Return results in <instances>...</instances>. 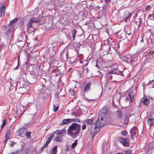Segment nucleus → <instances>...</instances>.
Listing matches in <instances>:
<instances>
[{
	"label": "nucleus",
	"mask_w": 154,
	"mask_h": 154,
	"mask_svg": "<svg viewBox=\"0 0 154 154\" xmlns=\"http://www.w3.org/2000/svg\"><path fill=\"white\" fill-rule=\"evenodd\" d=\"M128 96L130 98L131 102H132L133 100L134 94L132 93H128Z\"/></svg>",
	"instance_id": "nucleus-19"
},
{
	"label": "nucleus",
	"mask_w": 154,
	"mask_h": 154,
	"mask_svg": "<svg viewBox=\"0 0 154 154\" xmlns=\"http://www.w3.org/2000/svg\"><path fill=\"white\" fill-rule=\"evenodd\" d=\"M19 67V61H18V64L17 66L15 67V69H18Z\"/></svg>",
	"instance_id": "nucleus-41"
},
{
	"label": "nucleus",
	"mask_w": 154,
	"mask_h": 154,
	"mask_svg": "<svg viewBox=\"0 0 154 154\" xmlns=\"http://www.w3.org/2000/svg\"><path fill=\"white\" fill-rule=\"evenodd\" d=\"M31 23H39V20L36 18L35 17L32 18L29 21Z\"/></svg>",
	"instance_id": "nucleus-15"
},
{
	"label": "nucleus",
	"mask_w": 154,
	"mask_h": 154,
	"mask_svg": "<svg viewBox=\"0 0 154 154\" xmlns=\"http://www.w3.org/2000/svg\"><path fill=\"white\" fill-rule=\"evenodd\" d=\"M11 154H18L17 152H12Z\"/></svg>",
	"instance_id": "nucleus-42"
},
{
	"label": "nucleus",
	"mask_w": 154,
	"mask_h": 154,
	"mask_svg": "<svg viewBox=\"0 0 154 154\" xmlns=\"http://www.w3.org/2000/svg\"><path fill=\"white\" fill-rule=\"evenodd\" d=\"M19 132L20 136L23 137L25 135H26L27 137L28 138H29V136L30 135L31 133L30 132L27 131L24 128H21L20 129Z\"/></svg>",
	"instance_id": "nucleus-2"
},
{
	"label": "nucleus",
	"mask_w": 154,
	"mask_h": 154,
	"mask_svg": "<svg viewBox=\"0 0 154 154\" xmlns=\"http://www.w3.org/2000/svg\"><path fill=\"white\" fill-rule=\"evenodd\" d=\"M29 89V86L24 85L23 87H21L19 88L17 90V92L19 93L24 94L26 93Z\"/></svg>",
	"instance_id": "nucleus-3"
},
{
	"label": "nucleus",
	"mask_w": 154,
	"mask_h": 154,
	"mask_svg": "<svg viewBox=\"0 0 154 154\" xmlns=\"http://www.w3.org/2000/svg\"><path fill=\"white\" fill-rule=\"evenodd\" d=\"M117 116L119 118H121L122 116V113L120 111H118L117 112Z\"/></svg>",
	"instance_id": "nucleus-31"
},
{
	"label": "nucleus",
	"mask_w": 154,
	"mask_h": 154,
	"mask_svg": "<svg viewBox=\"0 0 154 154\" xmlns=\"http://www.w3.org/2000/svg\"><path fill=\"white\" fill-rule=\"evenodd\" d=\"M88 63H87L85 65V66H86L88 65Z\"/></svg>",
	"instance_id": "nucleus-46"
},
{
	"label": "nucleus",
	"mask_w": 154,
	"mask_h": 154,
	"mask_svg": "<svg viewBox=\"0 0 154 154\" xmlns=\"http://www.w3.org/2000/svg\"><path fill=\"white\" fill-rule=\"evenodd\" d=\"M26 110V108L24 107L22 105H20L17 108V112L18 113L20 112L21 114L23 113Z\"/></svg>",
	"instance_id": "nucleus-11"
},
{
	"label": "nucleus",
	"mask_w": 154,
	"mask_h": 154,
	"mask_svg": "<svg viewBox=\"0 0 154 154\" xmlns=\"http://www.w3.org/2000/svg\"><path fill=\"white\" fill-rule=\"evenodd\" d=\"M125 15L126 19L131 15V14L128 11H126L125 13Z\"/></svg>",
	"instance_id": "nucleus-22"
},
{
	"label": "nucleus",
	"mask_w": 154,
	"mask_h": 154,
	"mask_svg": "<svg viewBox=\"0 0 154 154\" xmlns=\"http://www.w3.org/2000/svg\"><path fill=\"white\" fill-rule=\"evenodd\" d=\"M106 2H107L109 0H104Z\"/></svg>",
	"instance_id": "nucleus-44"
},
{
	"label": "nucleus",
	"mask_w": 154,
	"mask_h": 154,
	"mask_svg": "<svg viewBox=\"0 0 154 154\" xmlns=\"http://www.w3.org/2000/svg\"><path fill=\"white\" fill-rule=\"evenodd\" d=\"M6 142H6V140H5L4 141V142H5V143H6Z\"/></svg>",
	"instance_id": "nucleus-50"
},
{
	"label": "nucleus",
	"mask_w": 154,
	"mask_h": 154,
	"mask_svg": "<svg viewBox=\"0 0 154 154\" xmlns=\"http://www.w3.org/2000/svg\"><path fill=\"white\" fill-rule=\"evenodd\" d=\"M48 143H47V142H46V143L44 144V146L42 147V148L44 149L46 148L48 146Z\"/></svg>",
	"instance_id": "nucleus-35"
},
{
	"label": "nucleus",
	"mask_w": 154,
	"mask_h": 154,
	"mask_svg": "<svg viewBox=\"0 0 154 154\" xmlns=\"http://www.w3.org/2000/svg\"><path fill=\"white\" fill-rule=\"evenodd\" d=\"M133 61V59H132L131 60H130V62H131L132 61Z\"/></svg>",
	"instance_id": "nucleus-48"
},
{
	"label": "nucleus",
	"mask_w": 154,
	"mask_h": 154,
	"mask_svg": "<svg viewBox=\"0 0 154 154\" xmlns=\"http://www.w3.org/2000/svg\"><path fill=\"white\" fill-rule=\"evenodd\" d=\"M72 69L71 68H70L68 70V72H69Z\"/></svg>",
	"instance_id": "nucleus-45"
},
{
	"label": "nucleus",
	"mask_w": 154,
	"mask_h": 154,
	"mask_svg": "<svg viewBox=\"0 0 154 154\" xmlns=\"http://www.w3.org/2000/svg\"><path fill=\"white\" fill-rule=\"evenodd\" d=\"M76 31V30L75 29H74L73 30L72 32V36L73 39H74L75 38V35Z\"/></svg>",
	"instance_id": "nucleus-28"
},
{
	"label": "nucleus",
	"mask_w": 154,
	"mask_h": 154,
	"mask_svg": "<svg viewBox=\"0 0 154 154\" xmlns=\"http://www.w3.org/2000/svg\"><path fill=\"white\" fill-rule=\"evenodd\" d=\"M119 141L120 143L124 146H128L129 145V142L128 139L123 138H119Z\"/></svg>",
	"instance_id": "nucleus-6"
},
{
	"label": "nucleus",
	"mask_w": 154,
	"mask_h": 154,
	"mask_svg": "<svg viewBox=\"0 0 154 154\" xmlns=\"http://www.w3.org/2000/svg\"><path fill=\"white\" fill-rule=\"evenodd\" d=\"M62 137L61 135H57L55 137L54 140L58 142H61L63 140Z\"/></svg>",
	"instance_id": "nucleus-12"
},
{
	"label": "nucleus",
	"mask_w": 154,
	"mask_h": 154,
	"mask_svg": "<svg viewBox=\"0 0 154 154\" xmlns=\"http://www.w3.org/2000/svg\"><path fill=\"white\" fill-rule=\"evenodd\" d=\"M93 122L92 120L91 119H89L88 121V124L91 125Z\"/></svg>",
	"instance_id": "nucleus-33"
},
{
	"label": "nucleus",
	"mask_w": 154,
	"mask_h": 154,
	"mask_svg": "<svg viewBox=\"0 0 154 154\" xmlns=\"http://www.w3.org/2000/svg\"><path fill=\"white\" fill-rule=\"evenodd\" d=\"M21 132L22 133H23V132Z\"/></svg>",
	"instance_id": "nucleus-51"
},
{
	"label": "nucleus",
	"mask_w": 154,
	"mask_h": 154,
	"mask_svg": "<svg viewBox=\"0 0 154 154\" xmlns=\"http://www.w3.org/2000/svg\"><path fill=\"white\" fill-rule=\"evenodd\" d=\"M122 134L124 135H126L127 134V131H123L122 132Z\"/></svg>",
	"instance_id": "nucleus-34"
},
{
	"label": "nucleus",
	"mask_w": 154,
	"mask_h": 154,
	"mask_svg": "<svg viewBox=\"0 0 154 154\" xmlns=\"http://www.w3.org/2000/svg\"><path fill=\"white\" fill-rule=\"evenodd\" d=\"M13 30V28L12 27H10L8 29V30L9 32L12 31Z\"/></svg>",
	"instance_id": "nucleus-36"
},
{
	"label": "nucleus",
	"mask_w": 154,
	"mask_h": 154,
	"mask_svg": "<svg viewBox=\"0 0 154 154\" xmlns=\"http://www.w3.org/2000/svg\"><path fill=\"white\" fill-rule=\"evenodd\" d=\"M10 134L11 131H9L6 134L5 136V140L6 142H7L8 140L9 137L10 136Z\"/></svg>",
	"instance_id": "nucleus-18"
},
{
	"label": "nucleus",
	"mask_w": 154,
	"mask_h": 154,
	"mask_svg": "<svg viewBox=\"0 0 154 154\" xmlns=\"http://www.w3.org/2000/svg\"><path fill=\"white\" fill-rule=\"evenodd\" d=\"M13 145V144L12 143L11 144V145Z\"/></svg>",
	"instance_id": "nucleus-52"
},
{
	"label": "nucleus",
	"mask_w": 154,
	"mask_h": 154,
	"mask_svg": "<svg viewBox=\"0 0 154 154\" xmlns=\"http://www.w3.org/2000/svg\"><path fill=\"white\" fill-rule=\"evenodd\" d=\"M28 64V63L27 62H26L25 63V64L27 66Z\"/></svg>",
	"instance_id": "nucleus-43"
},
{
	"label": "nucleus",
	"mask_w": 154,
	"mask_h": 154,
	"mask_svg": "<svg viewBox=\"0 0 154 154\" xmlns=\"http://www.w3.org/2000/svg\"><path fill=\"white\" fill-rule=\"evenodd\" d=\"M56 97L57 98H58L59 97V94L58 93H56Z\"/></svg>",
	"instance_id": "nucleus-40"
},
{
	"label": "nucleus",
	"mask_w": 154,
	"mask_h": 154,
	"mask_svg": "<svg viewBox=\"0 0 154 154\" xmlns=\"http://www.w3.org/2000/svg\"><path fill=\"white\" fill-rule=\"evenodd\" d=\"M86 128V126L84 124L82 126V129L83 130Z\"/></svg>",
	"instance_id": "nucleus-38"
},
{
	"label": "nucleus",
	"mask_w": 154,
	"mask_h": 154,
	"mask_svg": "<svg viewBox=\"0 0 154 154\" xmlns=\"http://www.w3.org/2000/svg\"><path fill=\"white\" fill-rule=\"evenodd\" d=\"M3 28H4V29H5V28H6V26H3Z\"/></svg>",
	"instance_id": "nucleus-47"
},
{
	"label": "nucleus",
	"mask_w": 154,
	"mask_h": 154,
	"mask_svg": "<svg viewBox=\"0 0 154 154\" xmlns=\"http://www.w3.org/2000/svg\"><path fill=\"white\" fill-rule=\"evenodd\" d=\"M59 109V107L58 106H54L53 107V110L54 112H56Z\"/></svg>",
	"instance_id": "nucleus-32"
},
{
	"label": "nucleus",
	"mask_w": 154,
	"mask_h": 154,
	"mask_svg": "<svg viewBox=\"0 0 154 154\" xmlns=\"http://www.w3.org/2000/svg\"><path fill=\"white\" fill-rule=\"evenodd\" d=\"M130 133L132 136H137L138 135V131L135 127H134L130 131Z\"/></svg>",
	"instance_id": "nucleus-10"
},
{
	"label": "nucleus",
	"mask_w": 154,
	"mask_h": 154,
	"mask_svg": "<svg viewBox=\"0 0 154 154\" xmlns=\"http://www.w3.org/2000/svg\"><path fill=\"white\" fill-rule=\"evenodd\" d=\"M110 73L112 74H119L121 73V72L117 69L116 68L114 69H112L110 72Z\"/></svg>",
	"instance_id": "nucleus-16"
},
{
	"label": "nucleus",
	"mask_w": 154,
	"mask_h": 154,
	"mask_svg": "<svg viewBox=\"0 0 154 154\" xmlns=\"http://www.w3.org/2000/svg\"><path fill=\"white\" fill-rule=\"evenodd\" d=\"M82 62H83L82 61H81V60L80 61V63H82Z\"/></svg>",
	"instance_id": "nucleus-49"
},
{
	"label": "nucleus",
	"mask_w": 154,
	"mask_h": 154,
	"mask_svg": "<svg viewBox=\"0 0 154 154\" xmlns=\"http://www.w3.org/2000/svg\"><path fill=\"white\" fill-rule=\"evenodd\" d=\"M154 122V119L152 118L149 119L147 120V123L150 126Z\"/></svg>",
	"instance_id": "nucleus-17"
},
{
	"label": "nucleus",
	"mask_w": 154,
	"mask_h": 154,
	"mask_svg": "<svg viewBox=\"0 0 154 154\" xmlns=\"http://www.w3.org/2000/svg\"><path fill=\"white\" fill-rule=\"evenodd\" d=\"M91 84L90 83H88L86 84L84 88V91L85 92L87 91H88L90 89V87H91Z\"/></svg>",
	"instance_id": "nucleus-13"
},
{
	"label": "nucleus",
	"mask_w": 154,
	"mask_h": 154,
	"mask_svg": "<svg viewBox=\"0 0 154 154\" xmlns=\"http://www.w3.org/2000/svg\"><path fill=\"white\" fill-rule=\"evenodd\" d=\"M78 140H76L75 142L73 143L71 145V147L72 148H74L77 144Z\"/></svg>",
	"instance_id": "nucleus-24"
},
{
	"label": "nucleus",
	"mask_w": 154,
	"mask_h": 154,
	"mask_svg": "<svg viewBox=\"0 0 154 154\" xmlns=\"http://www.w3.org/2000/svg\"><path fill=\"white\" fill-rule=\"evenodd\" d=\"M142 99H143L142 103L143 104L145 105H147L149 104V100L146 97L143 98Z\"/></svg>",
	"instance_id": "nucleus-14"
},
{
	"label": "nucleus",
	"mask_w": 154,
	"mask_h": 154,
	"mask_svg": "<svg viewBox=\"0 0 154 154\" xmlns=\"http://www.w3.org/2000/svg\"><path fill=\"white\" fill-rule=\"evenodd\" d=\"M32 27V23H31L30 21H29L28 24L27 29Z\"/></svg>",
	"instance_id": "nucleus-30"
},
{
	"label": "nucleus",
	"mask_w": 154,
	"mask_h": 154,
	"mask_svg": "<svg viewBox=\"0 0 154 154\" xmlns=\"http://www.w3.org/2000/svg\"><path fill=\"white\" fill-rule=\"evenodd\" d=\"M6 3L4 2L2 7L0 9V17L3 16L5 13V9Z\"/></svg>",
	"instance_id": "nucleus-8"
},
{
	"label": "nucleus",
	"mask_w": 154,
	"mask_h": 154,
	"mask_svg": "<svg viewBox=\"0 0 154 154\" xmlns=\"http://www.w3.org/2000/svg\"><path fill=\"white\" fill-rule=\"evenodd\" d=\"M27 30L30 33H31L32 32L34 31V29L32 26L28 29H27Z\"/></svg>",
	"instance_id": "nucleus-26"
},
{
	"label": "nucleus",
	"mask_w": 154,
	"mask_h": 154,
	"mask_svg": "<svg viewBox=\"0 0 154 154\" xmlns=\"http://www.w3.org/2000/svg\"><path fill=\"white\" fill-rule=\"evenodd\" d=\"M79 133V131H78V130H74L70 129H68L67 130L68 135L73 138L76 137L77 134H78Z\"/></svg>",
	"instance_id": "nucleus-4"
},
{
	"label": "nucleus",
	"mask_w": 154,
	"mask_h": 154,
	"mask_svg": "<svg viewBox=\"0 0 154 154\" xmlns=\"http://www.w3.org/2000/svg\"><path fill=\"white\" fill-rule=\"evenodd\" d=\"M66 130L65 129V128H64L62 130L58 129L56 130L54 132V134L63 136V134H66Z\"/></svg>",
	"instance_id": "nucleus-9"
},
{
	"label": "nucleus",
	"mask_w": 154,
	"mask_h": 154,
	"mask_svg": "<svg viewBox=\"0 0 154 154\" xmlns=\"http://www.w3.org/2000/svg\"><path fill=\"white\" fill-rule=\"evenodd\" d=\"M110 78H111L112 77V76H110Z\"/></svg>",
	"instance_id": "nucleus-53"
},
{
	"label": "nucleus",
	"mask_w": 154,
	"mask_h": 154,
	"mask_svg": "<svg viewBox=\"0 0 154 154\" xmlns=\"http://www.w3.org/2000/svg\"><path fill=\"white\" fill-rule=\"evenodd\" d=\"M79 121V119L77 118H74L72 119H64L62 122L63 124H67L70 122H78Z\"/></svg>",
	"instance_id": "nucleus-7"
},
{
	"label": "nucleus",
	"mask_w": 154,
	"mask_h": 154,
	"mask_svg": "<svg viewBox=\"0 0 154 154\" xmlns=\"http://www.w3.org/2000/svg\"><path fill=\"white\" fill-rule=\"evenodd\" d=\"M80 128V125L76 123H72L69 127L68 129L74 130H78L79 131Z\"/></svg>",
	"instance_id": "nucleus-5"
},
{
	"label": "nucleus",
	"mask_w": 154,
	"mask_h": 154,
	"mask_svg": "<svg viewBox=\"0 0 154 154\" xmlns=\"http://www.w3.org/2000/svg\"><path fill=\"white\" fill-rule=\"evenodd\" d=\"M70 93H71V94L72 95H74V94H75V92L74 91H71Z\"/></svg>",
	"instance_id": "nucleus-39"
},
{
	"label": "nucleus",
	"mask_w": 154,
	"mask_h": 154,
	"mask_svg": "<svg viewBox=\"0 0 154 154\" xmlns=\"http://www.w3.org/2000/svg\"><path fill=\"white\" fill-rule=\"evenodd\" d=\"M18 21V19L15 18L12 20L10 23V25L11 26L13 24L15 23Z\"/></svg>",
	"instance_id": "nucleus-23"
},
{
	"label": "nucleus",
	"mask_w": 154,
	"mask_h": 154,
	"mask_svg": "<svg viewBox=\"0 0 154 154\" xmlns=\"http://www.w3.org/2000/svg\"><path fill=\"white\" fill-rule=\"evenodd\" d=\"M124 152L126 154H131L132 152L131 150H125L124 151Z\"/></svg>",
	"instance_id": "nucleus-29"
},
{
	"label": "nucleus",
	"mask_w": 154,
	"mask_h": 154,
	"mask_svg": "<svg viewBox=\"0 0 154 154\" xmlns=\"http://www.w3.org/2000/svg\"><path fill=\"white\" fill-rule=\"evenodd\" d=\"M153 134H154V133H153Z\"/></svg>",
	"instance_id": "nucleus-54"
},
{
	"label": "nucleus",
	"mask_w": 154,
	"mask_h": 154,
	"mask_svg": "<svg viewBox=\"0 0 154 154\" xmlns=\"http://www.w3.org/2000/svg\"><path fill=\"white\" fill-rule=\"evenodd\" d=\"M54 137V135L53 134L52 135H51V136H50V137H49L48 138V139L46 141L47 143H50V142H51V140Z\"/></svg>",
	"instance_id": "nucleus-21"
},
{
	"label": "nucleus",
	"mask_w": 154,
	"mask_h": 154,
	"mask_svg": "<svg viewBox=\"0 0 154 154\" xmlns=\"http://www.w3.org/2000/svg\"><path fill=\"white\" fill-rule=\"evenodd\" d=\"M148 17L150 20H154V14L149 15L148 16Z\"/></svg>",
	"instance_id": "nucleus-25"
},
{
	"label": "nucleus",
	"mask_w": 154,
	"mask_h": 154,
	"mask_svg": "<svg viewBox=\"0 0 154 154\" xmlns=\"http://www.w3.org/2000/svg\"><path fill=\"white\" fill-rule=\"evenodd\" d=\"M150 6L149 5H148L146 7L145 9L146 10L149 11L150 9Z\"/></svg>",
	"instance_id": "nucleus-37"
},
{
	"label": "nucleus",
	"mask_w": 154,
	"mask_h": 154,
	"mask_svg": "<svg viewBox=\"0 0 154 154\" xmlns=\"http://www.w3.org/2000/svg\"><path fill=\"white\" fill-rule=\"evenodd\" d=\"M106 114V110L105 108H103L102 110L99 112L98 118L94 124V128L93 130L91 129V131L90 134L92 135V137L96 134L97 131V129L99 131V128L103 126L105 123V122L103 120V117Z\"/></svg>",
	"instance_id": "nucleus-1"
},
{
	"label": "nucleus",
	"mask_w": 154,
	"mask_h": 154,
	"mask_svg": "<svg viewBox=\"0 0 154 154\" xmlns=\"http://www.w3.org/2000/svg\"><path fill=\"white\" fill-rule=\"evenodd\" d=\"M57 146H55L54 147L51 154H57L56 152L57 151Z\"/></svg>",
	"instance_id": "nucleus-20"
},
{
	"label": "nucleus",
	"mask_w": 154,
	"mask_h": 154,
	"mask_svg": "<svg viewBox=\"0 0 154 154\" xmlns=\"http://www.w3.org/2000/svg\"><path fill=\"white\" fill-rule=\"evenodd\" d=\"M6 124V121L4 119V120L3 121L2 123V124L1 125V128L2 129V128H3L4 126Z\"/></svg>",
	"instance_id": "nucleus-27"
}]
</instances>
